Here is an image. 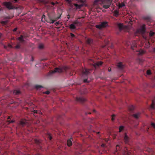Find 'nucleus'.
<instances>
[{
  "mask_svg": "<svg viewBox=\"0 0 155 155\" xmlns=\"http://www.w3.org/2000/svg\"><path fill=\"white\" fill-rule=\"evenodd\" d=\"M44 93L48 94H49L50 92H49V91H47L44 92Z\"/></svg>",
  "mask_w": 155,
  "mask_h": 155,
  "instance_id": "nucleus-22",
  "label": "nucleus"
},
{
  "mask_svg": "<svg viewBox=\"0 0 155 155\" xmlns=\"http://www.w3.org/2000/svg\"><path fill=\"white\" fill-rule=\"evenodd\" d=\"M108 26L107 23V22H104L100 25H96V28L99 29H101Z\"/></svg>",
  "mask_w": 155,
  "mask_h": 155,
  "instance_id": "nucleus-2",
  "label": "nucleus"
},
{
  "mask_svg": "<svg viewBox=\"0 0 155 155\" xmlns=\"http://www.w3.org/2000/svg\"><path fill=\"white\" fill-rule=\"evenodd\" d=\"M66 1L69 3L71 2V0H66Z\"/></svg>",
  "mask_w": 155,
  "mask_h": 155,
  "instance_id": "nucleus-24",
  "label": "nucleus"
},
{
  "mask_svg": "<svg viewBox=\"0 0 155 155\" xmlns=\"http://www.w3.org/2000/svg\"><path fill=\"white\" fill-rule=\"evenodd\" d=\"M134 117L136 118H137L140 117V115L139 114H137L134 115Z\"/></svg>",
  "mask_w": 155,
  "mask_h": 155,
  "instance_id": "nucleus-14",
  "label": "nucleus"
},
{
  "mask_svg": "<svg viewBox=\"0 0 155 155\" xmlns=\"http://www.w3.org/2000/svg\"><path fill=\"white\" fill-rule=\"evenodd\" d=\"M117 66L118 68L120 69L123 68L124 67V65H122V63L120 62L118 64Z\"/></svg>",
  "mask_w": 155,
  "mask_h": 155,
  "instance_id": "nucleus-8",
  "label": "nucleus"
},
{
  "mask_svg": "<svg viewBox=\"0 0 155 155\" xmlns=\"http://www.w3.org/2000/svg\"><path fill=\"white\" fill-rule=\"evenodd\" d=\"M71 29L73 30L75 28V26L74 24H71L70 26Z\"/></svg>",
  "mask_w": 155,
  "mask_h": 155,
  "instance_id": "nucleus-12",
  "label": "nucleus"
},
{
  "mask_svg": "<svg viewBox=\"0 0 155 155\" xmlns=\"http://www.w3.org/2000/svg\"><path fill=\"white\" fill-rule=\"evenodd\" d=\"M147 74L150 75L151 74V71L150 70H148L147 71Z\"/></svg>",
  "mask_w": 155,
  "mask_h": 155,
  "instance_id": "nucleus-18",
  "label": "nucleus"
},
{
  "mask_svg": "<svg viewBox=\"0 0 155 155\" xmlns=\"http://www.w3.org/2000/svg\"><path fill=\"white\" fill-rule=\"evenodd\" d=\"M151 125L152 127H155V123H151Z\"/></svg>",
  "mask_w": 155,
  "mask_h": 155,
  "instance_id": "nucleus-19",
  "label": "nucleus"
},
{
  "mask_svg": "<svg viewBox=\"0 0 155 155\" xmlns=\"http://www.w3.org/2000/svg\"><path fill=\"white\" fill-rule=\"evenodd\" d=\"M16 28H15V29H14V31H16Z\"/></svg>",
  "mask_w": 155,
  "mask_h": 155,
  "instance_id": "nucleus-37",
  "label": "nucleus"
},
{
  "mask_svg": "<svg viewBox=\"0 0 155 155\" xmlns=\"http://www.w3.org/2000/svg\"><path fill=\"white\" fill-rule=\"evenodd\" d=\"M155 105V101H153L152 104L151 105V107L152 109L154 108V106Z\"/></svg>",
  "mask_w": 155,
  "mask_h": 155,
  "instance_id": "nucleus-13",
  "label": "nucleus"
},
{
  "mask_svg": "<svg viewBox=\"0 0 155 155\" xmlns=\"http://www.w3.org/2000/svg\"><path fill=\"white\" fill-rule=\"evenodd\" d=\"M21 124H22V125H23L24 124V123H22V122H21Z\"/></svg>",
  "mask_w": 155,
  "mask_h": 155,
  "instance_id": "nucleus-35",
  "label": "nucleus"
},
{
  "mask_svg": "<svg viewBox=\"0 0 155 155\" xmlns=\"http://www.w3.org/2000/svg\"><path fill=\"white\" fill-rule=\"evenodd\" d=\"M39 48H41L42 47H41L40 46H39Z\"/></svg>",
  "mask_w": 155,
  "mask_h": 155,
  "instance_id": "nucleus-36",
  "label": "nucleus"
},
{
  "mask_svg": "<svg viewBox=\"0 0 155 155\" xmlns=\"http://www.w3.org/2000/svg\"><path fill=\"white\" fill-rule=\"evenodd\" d=\"M58 22H56L55 23V24L56 25H58Z\"/></svg>",
  "mask_w": 155,
  "mask_h": 155,
  "instance_id": "nucleus-25",
  "label": "nucleus"
},
{
  "mask_svg": "<svg viewBox=\"0 0 155 155\" xmlns=\"http://www.w3.org/2000/svg\"><path fill=\"white\" fill-rule=\"evenodd\" d=\"M14 122V121H13V120H12L11 121H10L9 122V123H13V122Z\"/></svg>",
  "mask_w": 155,
  "mask_h": 155,
  "instance_id": "nucleus-29",
  "label": "nucleus"
},
{
  "mask_svg": "<svg viewBox=\"0 0 155 155\" xmlns=\"http://www.w3.org/2000/svg\"><path fill=\"white\" fill-rule=\"evenodd\" d=\"M72 139L71 138L67 140V144L68 146L70 147L72 145Z\"/></svg>",
  "mask_w": 155,
  "mask_h": 155,
  "instance_id": "nucleus-6",
  "label": "nucleus"
},
{
  "mask_svg": "<svg viewBox=\"0 0 155 155\" xmlns=\"http://www.w3.org/2000/svg\"><path fill=\"white\" fill-rule=\"evenodd\" d=\"M98 2H99V3L103 8L105 9H107L111 5L112 0H96L95 1L94 4V5L96 4Z\"/></svg>",
  "mask_w": 155,
  "mask_h": 155,
  "instance_id": "nucleus-1",
  "label": "nucleus"
},
{
  "mask_svg": "<svg viewBox=\"0 0 155 155\" xmlns=\"http://www.w3.org/2000/svg\"><path fill=\"white\" fill-rule=\"evenodd\" d=\"M101 146H102V147H104V144H102V145H101Z\"/></svg>",
  "mask_w": 155,
  "mask_h": 155,
  "instance_id": "nucleus-32",
  "label": "nucleus"
},
{
  "mask_svg": "<svg viewBox=\"0 0 155 155\" xmlns=\"http://www.w3.org/2000/svg\"><path fill=\"white\" fill-rule=\"evenodd\" d=\"M52 4L53 5H54V3L53 2H52Z\"/></svg>",
  "mask_w": 155,
  "mask_h": 155,
  "instance_id": "nucleus-33",
  "label": "nucleus"
},
{
  "mask_svg": "<svg viewBox=\"0 0 155 155\" xmlns=\"http://www.w3.org/2000/svg\"><path fill=\"white\" fill-rule=\"evenodd\" d=\"M22 38V37H20V38H19V39L20 40V41H21V39Z\"/></svg>",
  "mask_w": 155,
  "mask_h": 155,
  "instance_id": "nucleus-28",
  "label": "nucleus"
},
{
  "mask_svg": "<svg viewBox=\"0 0 155 155\" xmlns=\"http://www.w3.org/2000/svg\"><path fill=\"white\" fill-rule=\"evenodd\" d=\"M80 0L82 2H84L85 1V0Z\"/></svg>",
  "mask_w": 155,
  "mask_h": 155,
  "instance_id": "nucleus-31",
  "label": "nucleus"
},
{
  "mask_svg": "<svg viewBox=\"0 0 155 155\" xmlns=\"http://www.w3.org/2000/svg\"><path fill=\"white\" fill-rule=\"evenodd\" d=\"M62 71V69L61 68H56L55 69L52 71L53 73L54 72H61Z\"/></svg>",
  "mask_w": 155,
  "mask_h": 155,
  "instance_id": "nucleus-5",
  "label": "nucleus"
},
{
  "mask_svg": "<svg viewBox=\"0 0 155 155\" xmlns=\"http://www.w3.org/2000/svg\"><path fill=\"white\" fill-rule=\"evenodd\" d=\"M119 147V146H118V145H117V146H116V147Z\"/></svg>",
  "mask_w": 155,
  "mask_h": 155,
  "instance_id": "nucleus-38",
  "label": "nucleus"
},
{
  "mask_svg": "<svg viewBox=\"0 0 155 155\" xmlns=\"http://www.w3.org/2000/svg\"><path fill=\"white\" fill-rule=\"evenodd\" d=\"M84 81L85 82H88V81H87V80H84Z\"/></svg>",
  "mask_w": 155,
  "mask_h": 155,
  "instance_id": "nucleus-27",
  "label": "nucleus"
},
{
  "mask_svg": "<svg viewBox=\"0 0 155 155\" xmlns=\"http://www.w3.org/2000/svg\"><path fill=\"white\" fill-rule=\"evenodd\" d=\"M115 115H113L112 116V120H114V117Z\"/></svg>",
  "mask_w": 155,
  "mask_h": 155,
  "instance_id": "nucleus-20",
  "label": "nucleus"
},
{
  "mask_svg": "<svg viewBox=\"0 0 155 155\" xmlns=\"http://www.w3.org/2000/svg\"><path fill=\"white\" fill-rule=\"evenodd\" d=\"M124 129V127L123 126H121L120 127L119 129V132H121Z\"/></svg>",
  "mask_w": 155,
  "mask_h": 155,
  "instance_id": "nucleus-15",
  "label": "nucleus"
},
{
  "mask_svg": "<svg viewBox=\"0 0 155 155\" xmlns=\"http://www.w3.org/2000/svg\"><path fill=\"white\" fill-rule=\"evenodd\" d=\"M36 87L37 90H39L40 88H42V87L38 85L36 86Z\"/></svg>",
  "mask_w": 155,
  "mask_h": 155,
  "instance_id": "nucleus-17",
  "label": "nucleus"
},
{
  "mask_svg": "<svg viewBox=\"0 0 155 155\" xmlns=\"http://www.w3.org/2000/svg\"><path fill=\"white\" fill-rule=\"evenodd\" d=\"M43 16L44 17H45V15H43Z\"/></svg>",
  "mask_w": 155,
  "mask_h": 155,
  "instance_id": "nucleus-40",
  "label": "nucleus"
},
{
  "mask_svg": "<svg viewBox=\"0 0 155 155\" xmlns=\"http://www.w3.org/2000/svg\"><path fill=\"white\" fill-rule=\"evenodd\" d=\"M102 64V62L101 61H99L93 65L96 68L101 66Z\"/></svg>",
  "mask_w": 155,
  "mask_h": 155,
  "instance_id": "nucleus-4",
  "label": "nucleus"
},
{
  "mask_svg": "<svg viewBox=\"0 0 155 155\" xmlns=\"http://www.w3.org/2000/svg\"><path fill=\"white\" fill-rule=\"evenodd\" d=\"M116 5L118 6L119 8H121L124 7L125 6V5L123 3H121V4H116Z\"/></svg>",
  "mask_w": 155,
  "mask_h": 155,
  "instance_id": "nucleus-9",
  "label": "nucleus"
},
{
  "mask_svg": "<svg viewBox=\"0 0 155 155\" xmlns=\"http://www.w3.org/2000/svg\"><path fill=\"white\" fill-rule=\"evenodd\" d=\"M128 137L127 135L125 134L124 137V139L125 142H128Z\"/></svg>",
  "mask_w": 155,
  "mask_h": 155,
  "instance_id": "nucleus-10",
  "label": "nucleus"
},
{
  "mask_svg": "<svg viewBox=\"0 0 155 155\" xmlns=\"http://www.w3.org/2000/svg\"><path fill=\"white\" fill-rule=\"evenodd\" d=\"M74 5L75 6L76 8L77 9L80 8L83 6V5H78L76 4H74Z\"/></svg>",
  "mask_w": 155,
  "mask_h": 155,
  "instance_id": "nucleus-7",
  "label": "nucleus"
},
{
  "mask_svg": "<svg viewBox=\"0 0 155 155\" xmlns=\"http://www.w3.org/2000/svg\"><path fill=\"white\" fill-rule=\"evenodd\" d=\"M47 22L49 23V24H51V23H53L54 22V21L53 20H50V21H47Z\"/></svg>",
  "mask_w": 155,
  "mask_h": 155,
  "instance_id": "nucleus-16",
  "label": "nucleus"
},
{
  "mask_svg": "<svg viewBox=\"0 0 155 155\" xmlns=\"http://www.w3.org/2000/svg\"><path fill=\"white\" fill-rule=\"evenodd\" d=\"M117 26L120 29H121L123 27V24L121 23H118L117 24Z\"/></svg>",
  "mask_w": 155,
  "mask_h": 155,
  "instance_id": "nucleus-11",
  "label": "nucleus"
},
{
  "mask_svg": "<svg viewBox=\"0 0 155 155\" xmlns=\"http://www.w3.org/2000/svg\"><path fill=\"white\" fill-rule=\"evenodd\" d=\"M34 112L35 113H37V111L36 110H34Z\"/></svg>",
  "mask_w": 155,
  "mask_h": 155,
  "instance_id": "nucleus-30",
  "label": "nucleus"
},
{
  "mask_svg": "<svg viewBox=\"0 0 155 155\" xmlns=\"http://www.w3.org/2000/svg\"><path fill=\"white\" fill-rule=\"evenodd\" d=\"M48 137L50 140H51L52 139L51 136L50 134L48 135Z\"/></svg>",
  "mask_w": 155,
  "mask_h": 155,
  "instance_id": "nucleus-21",
  "label": "nucleus"
},
{
  "mask_svg": "<svg viewBox=\"0 0 155 155\" xmlns=\"http://www.w3.org/2000/svg\"><path fill=\"white\" fill-rule=\"evenodd\" d=\"M85 70L86 72H87V69H85Z\"/></svg>",
  "mask_w": 155,
  "mask_h": 155,
  "instance_id": "nucleus-34",
  "label": "nucleus"
},
{
  "mask_svg": "<svg viewBox=\"0 0 155 155\" xmlns=\"http://www.w3.org/2000/svg\"><path fill=\"white\" fill-rule=\"evenodd\" d=\"M10 118V117H8V119H9V118Z\"/></svg>",
  "mask_w": 155,
  "mask_h": 155,
  "instance_id": "nucleus-39",
  "label": "nucleus"
},
{
  "mask_svg": "<svg viewBox=\"0 0 155 155\" xmlns=\"http://www.w3.org/2000/svg\"><path fill=\"white\" fill-rule=\"evenodd\" d=\"M154 33L153 32H150V36H152L153 35Z\"/></svg>",
  "mask_w": 155,
  "mask_h": 155,
  "instance_id": "nucleus-23",
  "label": "nucleus"
},
{
  "mask_svg": "<svg viewBox=\"0 0 155 155\" xmlns=\"http://www.w3.org/2000/svg\"><path fill=\"white\" fill-rule=\"evenodd\" d=\"M71 36L72 37H73L74 36V35L73 34H71Z\"/></svg>",
  "mask_w": 155,
  "mask_h": 155,
  "instance_id": "nucleus-26",
  "label": "nucleus"
},
{
  "mask_svg": "<svg viewBox=\"0 0 155 155\" xmlns=\"http://www.w3.org/2000/svg\"><path fill=\"white\" fill-rule=\"evenodd\" d=\"M4 6H5L6 8L8 9L12 8L11 4L9 2H5L3 3Z\"/></svg>",
  "mask_w": 155,
  "mask_h": 155,
  "instance_id": "nucleus-3",
  "label": "nucleus"
}]
</instances>
